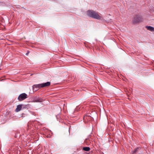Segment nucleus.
I'll return each instance as SVG.
<instances>
[{"label":"nucleus","mask_w":154,"mask_h":154,"mask_svg":"<svg viewBox=\"0 0 154 154\" xmlns=\"http://www.w3.org/2000/svg\"><path fill=\"white\" fill-rule=\"evenodd\" d=\"M87 15L93 18L96 19L98 20H100L101 17L97 13L93 11L89 10L87 12Z\"/></svg>","instance_id":"1"},{"label":"nucleus","mask_w":154,"mask_h":154,"mask_svg":"<svg viewBox=\"0 0 154 154\" xmlns=\"http://www.w3.org/2000/svg\"><path fill=\"white\" fill-rule=\"evenodd\" d=\"M142 18L141 16L139 15H136L133 19V23L134 24H136L140 23L142 21Z\"/></svg>","instance_id":"2"},{"label":"nucleus","mask_w":154,"mask_h":154,"mask_svg":"<svg viewBox=\"0 0 154 154\" xmlns=\"http://www.w3.org/2000/svg\"><path fill=\"white\" fill-rule=\"evenodd\" d=\"M28 97V96L27 94L25 93H22L20 94L18 97V100L20 101H22Z\"/></svg>","instance_id":"3"},{"label":"nucleus","mask_w":154,"mask_h":154,"mask_svg":"<svg viewBox=\"0 0 154 154\" xmlns=\"http://www.w3.org/2000/svg\"><path fill=\"white\" fill-rule=\"evenodd\" d=\"M41 88H42L41 84L34 85L32 86V88L33 90H35V88H36V89L35 90V91H37Z\"/></svg>","instance_id":"4"},{"label":"nucleus","mask_w":154,"mask_h":154,"mask_svg":"<svg viewBox=\"0 0 154 154\" xmlns=\"http://www.w3.org/2000/svg\"><path fill=\"white\" fill-rule=\"evenodd\" d=\"M41 85L42 87V88L49 86L51 85V82H47L41 83Z\"/></svg>","instance_id":"5"},{"label":"nucleus","mask_w":154,"mask_h":154,"mask_svg":"<svg viewBox=\"0 0 154 154\" xmlns=\"http://www.w3.org/2000/svg\"><path fill=\"white\" fill-rule=\"evenodd\" d=\"M146 28L149 30L151 32H154V28L150 26H146Z\"/></svg>","instance_id":"6"},{"label":"nucleus","mask_w":154,"mask_h":154,"mask_svg":"<svg viewBox=\"0 0 154 154\" xmlns=\"http://www.w3.org/2000/svg\"><path fill=\"white\" fill-rule=\"evenodd\" d=\"M22 105H18L16 109V111L17 112H18L20 110L21 108H22Z\"/></svg>","instance_id":"7"},{"label":"nucleus","mask_w":154,"mask_h":154,"mask_svg":"<svg viewBox=\"0 0 154 154\" xmlns=\"http://www.w3.org/2000/svg\"><path fill=\"white\" fill-rule=\"evenodd\" d=\"M140 149L138 147L136 149H135L134 151L133 152L132 154H137V153L140 150Z\"/></svg>","instance_id":"8"},{"label":"nucleus","mask_w":154,"mask_h":154,"mask_svg":"<svg viewBox=\"0 0 154 154\" xmlns=\"http://www.w3.org/2000/svg\"><path fill=\"white\" fill-rule=\"evenodd\" d=\"M90 149V148L88 147H85L83 148V150L86 151H89Z\"/></svg>","instance_id":"9"},{"label":"nucleus","mask_w":154,"mask_h":154,"mask_svg":"<svg viewBox=\"0 0 154 154\" xmlns=\"http://www.w3.org/2000/svg\"><path fill=\"white\" fill-rule=\"evenodd\" d=\"M36 102H42V100L41 99H38L36 100Z\"/></svg>","instance_id":"10"},{"label":"nucleus","mask_w":154,"mask_h":154,"mask_svg":"<svg viewBox=\"0 0 154 154\" xmlns=\"http://www.w3.org/2000/svg\"><path fill=\"white\" fill-rule=\"evenodd\" d=\"M29 51H28L27 53L26 54V55H28V54H29Z\"/></svg>","instance_id":"11"}]
</instances>
